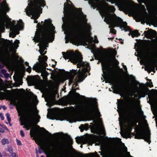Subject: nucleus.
I'll return each instance as SVG.
<instances>
[{"label": "nucleus", "instance_id": "nucleus-46", "mask_svg": "<svg viewBox=\"0 0 157 157\" xmlns=\"http://www.w3.org/2000/svg\"><path fill=\"white\" fill-rule=\"evenodd\" d=\"M0 117H1V118L2 120H4V117L3 116V114L2 113H1L0 114Z\"/></svg>", "mask_w": 157, "mask_h": 157}, {"label": "nucleus", "instance_id": "nucleus-27", "mask_svg": "<svg viewBox=\"0 0 157 157\" xmlns=\"http://www.w3.org/2000/svg\"><path fill=\"white\" fill-rule=\"evenodd\" d=\"M44 50L45 49L43 47L42 48L40 47V49L39 50V52H40L41 55L44 56L46 52H45L44 53H43V52H44Z\"/></svg>", "mask_w": 157, "mask_h": 157}, {"label": "nucleus", "instance_id": "nucleus-53", "mask_svg": "<svg viewBox=\"0 0 157 157\" xmlns=\"http://www.w3.org/2000/svg\"><path fill=\"white\" fill-rule=\"evenodd\" d=\"M59 72L60 73H62V72H64L65 71L63 70H63H61V69H59Z\"/></svg>", "mask_w": 157, "mask_h": 157}, {"label": "nucleus", "instance_id": "nucleus-20", "mask_svg": "<svg viewBox=\"0 0 157 157\" xmlns=\"http://www.w3.org/2000/svg\"><path fill=\"white\" fill-rule=\"evenodd\" d=\"M130 84L131 85H133L134 86V87L131 90L133 94H135L137 90L138 89L137 85H135V84L132 82H131Z\"/></svg>", "mask_w": 157, "mask_h": 157}, {"label": "nucleus", "instance_id": "nucleus-40", "mask_svg": "<svg viewBox=\"0 0 157 157\" xmlns=\"http://www.w3.org/2000/svg\"><path fill=\"white\" fill-rule=\"evenodd\" d=\"M151 81L150 82H148L147 83L148 86L150 87H152L153 86V85L152 84V82H151V80H150Z\"/></svg>", "mask_w": 157, "mask_h": 157}, {"label": "nucleus", "instance_id": "nucleus-64", "mask_svg": "<svg viewBox=\"0 0 157 157\" xmlns=\"http://www.w3.org/2000/svg\"><path fill=\"white\" fill-rule=\"evenodd\" d=\"M25 64L26 66H29V63L28 62H25Z\"/></svg>", "mask_w": 157, "mask_h": 157}, {"label": "nucleus", "instance_id": "nucleus-4", "mask_svg": "<svg viewBox=\"0 0 157 157\" xmlns=\"http://www.w3.org/2000/svg\"><path fill=\"white\" fill-rule=\"evenodd\" d=\"M79 58V62L77 64V67L80 68L82 67V70L81 71L80 68L78 70H72V73L74 75V76H75L76 75V78L75 79V82L73 84V86H75V88L78 86V82L82 81L86 77L87 75H85L86 73H89L90 69L89 63L83 62L82 57Z\"/></svg>", "mask_w": 157, "mask_h": 157}, {"label": "nucleus", "instance_id": "nucleus-50", "mask_svg": "<svg viewBox=\"0 0 157 157\" xmlns=\"http://www.w3.org/2000/svg\"><path fill=\"white\" fill-rule=\"evenodd\" d=\"M11 154V156L12 157H16L17 156L16 154L15 153H12Z\"/></svg>", "mask_w": 157, "mask_h": 157}, {"label": "nucleus", "instance_id": "nucleus-61", "mask_svg": "<svg viewBox=\"0 0 157 157\" xmlns=\"http://www.w3.org/2000/svg\"><path fill=\"white\" fill-rule=\"evenodd\" d=\"M68 139L70 141H72V140L69 136H68Z\"/></svg>", "mask_w": 157, "mask_h": 157}, {"label": "nucleus", "instance_id": "nucleus-18", "mask_svg": "<svg viewBox=\"0 0 157 157\" xmlns=\"http://www.w3.org/2000/svg\"><path fill=\"white\" fill-rule=\"evenodd\" d=\"M117 108L119 109H122L123 107V103L124 102V100L121 99V100L117 99Z\"/></svg>", "mask_w": 157, "mask_h": 157}, {"label": "nucleus", "instance_id": "nucleus-5", "mask_svg": "<svg viewBox=\"0 0 157 157\" xmlns=\"http://www.w3.org/2000/svg\"><path fill=\"white\" fill-rule=\"evenodd\" d=\"M112 15V14H111L106 16L104 19V21L107 24H110L109 26V28H111L110 29L111 33L113 34H116V31L114 29V28L116 26L119 27L121 29L123 28V29L125 32L130 31V28L127 25L126 22L123 21L122 19L120 17H118L117 19H114L113 21V19L111 17Z\"/></svg>", "mask_w": 157, "mask_h": 157}, {"label": "nucleus", "instance_id": "nucleus-30", "mask_svg": "<svg viewBox=\"0 0 157 157\" xmlns=\"http://www.w3.org/2000/svg\"><path fill=\"white\" fill-rule=\"evenodd\" d=\"M140 94L141 96V97H144L147 94V92L145 90L143 91L140 92Z\"/></svg>", "mask_w": 157, "mask_h": 157}, {"label": "nucleus", "instance_id": "nucleus-19", "mask_svg": "<svg viewBox=\"0 0 157 157\" xmlns=\"http://www.w3.org/2000/svg\"><path fill=\"white\" fill-rule=\"evenodd\" d=\"M116 88L119 91H121L124 90L126 87V86L124 84H121L119 85H116L115 86Z\"/></svg>", "mask_w": 157, "mask_h": 157}, {"label": "nucleus", "instance_id": "nucleus-11", "mask_svg": "<svg viewBox=\"0 0 157 157\" xmlns=\"http://www.w3.org/2000/svg\"><path fill=\"white\" fill-rule=\"evenodd\" d=\"M63 58L66 60L71 59L77 63L78 62V56L74 52H62Z\"/></svg>", "mask_w": 157, "mask_h": 157}, {"label": "nucleus", "instance_id": "nucleus-6", "mask_svg": "<svg viewBox=\"0 0 157 157\" xmlns=\"http://www.w3.org/2000/svg\"><path fill=\"white\" fill-rule=\"evenodd\" d=\"M92 105L89 104L85 105L81 110V112L87 115L91 118H93L95 115L98 117L101 116L100 113L98 109V106L97 100L93 99L92 101Z\"/></svg>", "mask_w": 157, "mask_h": 157}, {"label": "nucleus", "instance_id": "nucleus-37", "mask_svg": "<svg viewBox=\"0 0 157 157\" xmlns=\"http://www.w3.org/2000/svg\"><path fill=\"white\" fill-rule=\"evenodd\" d=\"M6 118L9 122H10L11 121V118L10 117V115L9 113H7L6 114Z\"/></svg>", "mask_w": 157, "mask_h": 157}, {"label": "nucleus", "instance_id": "nucleus-10", "mask_svg": "<svg viewBox=\"0 0 157 157\" xmlns=\"http://www.w3.org/2000/svg\"><path fill=\"white\" fill-rule=\"evenodd\" d=\"M18 25H13L12 26L10 30L11 31L9 33L10 36L14 38L17 35L19 34V29L23 28V23L21 20H20L18 22Z\"/></svg>", "mask_w": 157, "mask_h": 157}, {"label": "nucleus", "instance_id": "nucleus-42", "mask_svg": "<svg viewBox=\"0 0 157 157\" xmlns=\"http://www.w3.org/2000/svg\"><path fill=\"white\" fill-rule=\"evenodd\" d=\"M113 60L114 61V63L116 65H118L119 64V62L114 57L113 58Z\"/></svg>", "mask_w": 157, "mask_h": 157}, {"label": "nucleus", "instance_id": "nucleus-17", "mask_svg": "<svg viewBox=\"0 0 157 157\" xmlns=\"http://www.w3.org/2000/svg\"><path fill=\"white\" fill-rule=\"evenodd\" d=\"M130 33L128 34V35L132 36V38L134 37L135 36L138 37L140 35V34L139 33V32L137 30H134L133 31H132V29H130Z\"/></svg>", "mask_w": 157, "mask_h": 157}, {"label": "nucleus", "instance_id": "nucleus-16", "mask_svg": "<svg viewBox=\"0 0 157 157\" xmlns=\"http://www.w3.org/2000/svg\"><path fill=\"white\" fill-rule=\"evenodd\" d=\"M67 121H68L70 123L75 122L77 121V118L73 114H71L68 115L67 116Z\"/></svg>", "mask_w": 157, "mask_h": 157}, {"label": "nucleus", "instance_id": "nucleus-55", "mask_svg": "<svg viewBox=\"0 0 157 157\" xmlns=\"http://www.w3.org/2000/svg\"><path fill=\"white\" fill-rule=\"evenodd\" d=\"M116 152L115 150H113L112 152V154L113 155H115V154H116Z\"/></svg>", "mask_w": 157, "mask_h": 157}, {"label": "nucleus", "instance_id": "nucleus-15", "mask_svg": "<svg viewBox=\"0 0 157 157\" xmlns=\"http://www.w3.org/2000/svg\"><path fill=\"white\" fill-rule=\"evenodd\" d=\"M144 34L147 36H153L156 35L157 32L155 30L150 29L147 31H145Z\"/></svg>", "mask_w": 157, "mask_h": 157}, {"label": "nucleus", "instance_id": "nucleus-34", "mask_svg": "<svg viewBox=\"0 0 157 157\" xmlns=\"http://www.w3.org/2000/svg\"><path fill=\"white\" fill-rule=\"evenodd\" d=\"M82 127L84 129H87L89 128V125L88 124H85L84 125L82 124Z\"/></svg>", "mask_w": 157, "mask_h": 157}, {"label": "nucleus", "instance_id": "nucleus-32", "mask_svg": "<svg viewBox=\"0 0 157 157\" xmlns=\"http://www.w3.org/2000/svg\"><path fill=\"white\" fill-rule=\"evenodd\" d=\"M41 63L42 64V67H43V69H44L45 68H46V67L48 66V64L46 62H44V61H41Z\"/></svg>", "mask_w": 157, "mask_h": 157}, {"label": "nucleus", "instance_id": "nucleus-51", "mask_svg": "<svg viewBox=\"0 0 157 157\" xmlns=\"http://www.w3.org/2000/svg\"><path fill=\"white\" fill-rule=\"evenodd\" d=\"M2 156H7V153H6V152L5 151H3L2 152Z\"/></svg>", "mask_w": 157, "mask_h": 157}, {"label": "nucleus", "instance_id": "nucleus-47", "mask_svg": "<svg viewBox=\"0 0 157 157\" xmlns=\"http://www.w3.org/2000/svg\"><path fill=\"white\" fill-rule=\"evenodd\" d=\"M125 150H126V151H127V154H128V155L129 156H130V157H132V156H131V155H130V152H128V151H127V147H125Z\"/></svg>", "mask_w": 157, "mask_h": 157}, {"label": "nucleus", "instance_id": "nucleus-49", "mask_svg": "<svg viewBox=\"0 0 157 157\" xmlns=\"http://www.w3.org/2000/svg\"><path fill=\"white\" fill-rule=\"evenodd\" d=\"M19 43V41L18 40H16L14 41V44L17 45L18 46V44Z\"/></svg>", "mask_w": 157, "mask_h": 157}, {"label": "nucleus", "instance_id": "nucleus-59", "mask_svg": "<svg viewBox=\"0 0 157 157\" xmlns=\"http://www.w3.org/2000/svg\"><path fill=\"white\" fill-rule=\"evenodd\" d=\"M76 141L77 143H79L80 141V139L79 138L78 139L76 140Z\"/></svg>", "mask_w": 157, "mask_h": 157}, {"label": "nucleus", "instance_id": "nucleus-33", "mask_svg": "<svg viewBox=\"0 0 157 157\" xmlns=\"http://www.w3.org/2000/svg\"><path fill=\"white\" fill-rule=\"evenodd\" d=\"M134 126V125H130L128 127V129L129 133H131L132 132Z\"/></svg>", "mask_w": 157, "mask_h": 157}, {"label": "nucleus", "instance_id": "nucleus-3", "mask_svg": "<svg viewBox=\"0 0 157 157\" xmlns=\"http://www.w3.org/2000/svg\"><path fill=\"white\" fill-rule=\"evenodd\" d=\"M13 104L16 106L18 111V109L22 111L23 116L29 121V123L26 124L23 128H25L26 130H29L32 128L30 132L31 137L38 139L40 135L38 130L36 127H32L33 124V120L34 118V112L32 109L29 105L22 106L21 103H17L14 100L13 101Z\"/></svg>", "mask_w": 157, "mask_h": 157}, {"label": "nucleus", "instance_id": "nucleus-2", "mask_svg": "<svg viewBox=\"0 0 157 157\" xmlns=\"http://www.w3.org/2000/svg\"><path fill=\"white\" fill-rule=\"evenodd\" d=\"M43 23V21H42L41 24L39 23L37 25L36 27L40 28V29L36 32L34 39L37 42H39L42 44H48L54 36L53 32L55 29V27L50 19L45 20L44 23L42 25Z\"/></svg>", "mask_w": 157, "mask_h": 157}, {"label": "nucleus", "instance_id": "nucleus-54", "mask_svg": "<svg viewBox=\"0 0 157 157\" xmlns=\"http://www.w3.org/2000/svg\"><path fill=\"white\" fill-rule=\"evenodd\" d=\"M47 117L48 118H49L50 119L53 120L54 119V118H53L52 117H51V115H50L49 116L48 115H47Z\"/></svg>", "mask_w": 157, "mask_h": 157}, {"label": "nucleus", "instance_id": "nucleus-44", "mask_svg": "<svg viewBox=\"0 0 157 157\" xmlns=\"http://www.w3.org/2000/svg\"><path fill=\"white\" fill-rule=\"evenodd\" d=\"M8 151H9L10 153L11 154L13 153V149L12 147H10L9 148Z\"/></svg>", "mask_w": 157, "mask_h": 157}, {"label": "nucleus", "instance_id": "nucleus-60", "mask_svg": "<svg viewBox=\"0 0 157 157\" xmlns=\"http://www.w3.org/2000/svg\"><path fill=\"white\" fill-rule=\"evenodd\" d=\"M2 72L3 74H4V73H5L6 72V70H5L4 69H3L2 70Z\"/></svg>", "mask_w": 157, "mask_h": 157}, {"label": "nucleus", "instance_id": "nucleus-14", "mask_svg": "<svg viewBox=\"0 0 157 157\" xmlns=\"http://www.w3.org/2000/svg\"><path fill=\"white\" fill-rule=\"evenodd\" d=\"M105 4L106 6L105 10L106 11H110L111 13H114L115 10V8L114 6H109V5L106 3H105Z\"/></svg>", "mask_w": 157, "mask_h": 157}, {"label": "nucleus", "instance_id": "nucleus-23", "mask_svg": "<svg viewBox=\"0 0 157 157\" xmlns=\"http://www.w3.org/2000/svg\"><path fill=\"white\" fill-rule=\"evenodd\" d=\"M42 71L41 76L47 77L48 75V72L46 71V68L44 69H42L40 70Z\"/></svg>", "mask_w": 157, "mask_h": 157}, {"label": "nucleus", "instance_id": "nucleus-7", "mask_svg": "<svg viewBox=\"0 0 157 157\" xmlns=\"http://www.w3.org/2000/svg\"><path fill=\"white\" fill-rule=\"evenodd\" d=\"M151 135L150 131L149 129H147L146 131H145L142 128L141 130H139V131L137 132L136 134L134 133H132L131 132V133H129L127 137L125 138L126 139L128 138H131V135H132L135 136V139H144L149 144L151 142L150 140Z\"/></svg>", "mask_w": 157, "mask_h": 157}, {"label": "nucleus", "instance_id": "nucleus-28", "mask_svg": "<svg viewBox=\"0 0 157 157\" xmlns=\"http://www.w3.org/2000/svg\"><path fill=\"white\" fill-rule=\"evenodd\" d=\"M33 70H40L42 69V68L40 67L37 65H34L33 68Z\"/></svg>", "mask_w": 157, "mask_h": 157}, {"label": "nucleus", "instance_id": "nucleus-13", "mask_svg": "<svg viewBox=\"0 0 157 157\" xmlns=\"http://www.w3.org/2000/svg\"><path fill=\"white\" fill-rule=\"evenodd\" d=\"M0 6L3 10L4 14L6 15V12H9L10 10L6 1L5 0H3L2 3H0Z\"/></svg>", "mask_w": 157, "mask_h": 157}, {"label": "nucleus", "instance_id": "nucleus-57", "mask_svg": "<svg viewBox=\"0 0 157 157\" xmlns=\"http://www.w3.org/2000/svg\"><path fill=\"white\" fill-rule=\"evenodd\" d=\"M64 147L62 145H61V146H60V150H63H63L64 149V151H65V149H64Z\"/></svg>", "mask_w": 157, "mask_h": 157}, {"label": "nucleus", "instance_id": "nucleus-39", "mask_svg": "<svg viewBox=\"0 0 157 157\" xmlns=\"http://www.w3.org/2000/svg\"><path fill=\"white\" fill-rule=\"evenodd\" d=\"M31 67L30 66H29V67L26 69V71L30 73L31 71Z\"/></svg>", "mask_w": 157, "mask_h": 157}, {"label": "nucleus", "instance_id": "nucleus-48", "mask_svg": "<svg viewBox=\"0 0 157 157\" xmlns=\"http://www.w3.org/2000/svg\"><path fill=\"white\" fill-rule=\"evenodd\" d=\"M4 29L0 27V33H2L4 32L5 31Z\"/></svg>", "mask_w": 157, "mask_h": 157}, {"label": "nucleus", "instance_id": "nucleus-1", "mask_svg": "<svg viewBox=\"0 0 157 157\" xmlns=\"http://www.w3.org/2000/svg\"><path fill=\"white\" fill-rule=\"evenodd\" d=\"M69 4H64L63 13L65 15L67 22L69 23V29L71 32L70 36L72 40L76 45L82 40V34L83 28L80 22V18L78 15V12H75L74 14L69 11Z\"/></svg>", "mask_w": 157, "mask_h": 157}, {"label": "nucleus", "instance_id": "nucleus-21", "mask_svg": "<svg viewBox=\"0 0 157 157\" xmlns=\"http://www.w3.org/2000/svg\"><path fill=\"white\" fill-rule=\"evenodd\" d=\"M35 78L34 77H30L27 80L28 83L30 84V86L32 85L34 83Z\"/></svg>", "mask_w": 157, "mask_h": 157}, {"label": "nucleus", "instance_id": "nucleus-43", "mask_svg": "<svg viewBox=\"0 0 157 157\" xmlns=\"http://www.w3.org/2000/svg\"><path fill=\"white\" fill-rule=\"evenodd\" d=\"M16 142L18 145H21V141L19 140H18L17 139H16Z\"/></svg>", "mask_w": 157, "mask_h": 157}, {"label": "nucleus", "instance_id": "nucleus-25", "mask_svg": "<svg viewBox=\"0 0 157 157\" xmlns=\"http://www.w3.org/2000/svg\"><path fill=\"white\" fill-rule=\"evenodd\" d=\"M155 66L154 65H151L149 66L148 68V69L150 71L149 72L150 73L151 71H152L154 73H155Z\"/></svg>", "mask_w": 157, "mask_h": 157}, {"label": "nucleus", "instance_id": "nucleus-62", "mask_svg": "<svg viewBox=\"0 0 157 157\" xmlns=\"http://www.w3.org/2000/svg\"><path fill=\"white\" fill-rule=\"evenodd\" d=\"M21 62V63H24V61L21 58H20L19 60Z\"/></svg>", "mask_w": 157, "mask_h": 157}, {"label": "nucleus", "instance_id": "nucleus-8", "mask_svg": "<svg viewBox=\"0 0 157 157\" xmlns=\"http://www.w3.org/2000/svg\"><path fill=\"white\" fill-rule=\"evenodd\" d=\"M130 103L129 105L128 109L130 112L129 121L132 123H135L136 125L137 122L136 119V114L138 112H140V115L141 116L144 115V112L142 110L141 107L137 110L136 108V105L133 99H131L129 100Z\"/></svg>", "mask_w": 157, "mask_h": 157}, {"label": "nucleus", "instance_id": "nucleus-41", "mask_svg": "<svg viewBox=\"0 0 157 157\" xmlns=\"http://www.w3.org/2000/svg\"><path fill=\"white\" fill-rule=\"evenodd\" d=\"M48 59V57L46 56H44L43 57V59L42 60V61H44V62H46L47 60Z\"/></svg>", "mask_w": 157, "mask_h": 157}, {"label": "nucleus", "instance_id": "nucleus-45", "mask_svg": "<svg viewBox=\"0 0 157 157\" xmlns=\"http://www.w3.org/2000/svg\"><path fill=\"white\" fill-rule=\"evenodd\" d=\"M20 134L22 137H24L25 136V134L23 130H21L20 131Z\"/></svg>", "mask_w": 157, "mask_h": 157}, {"label": "nucleus", "instance_id": "nucleus-36", "mask_svg": "<svg viewBox=\"0 0 157 157\" xmlns=\"http://www.w3.org/2000/svg\"><path fill=\"white\" fill-rule=\"evenodd\" d=\"M6 40L8 41L7 43V45L8 46H12L13 45V44L12 43V40L10 41L9 40Z\"/></svg>", "mask_w": 157, "mask_h": 157}, {"label": "nucleus", "instance_id": "nucleus-56", "mask_svg": "<svg viewBox=\"0 0 157 157\" xmlns=\"http://www.w3.org/2000/svg\"><path fill=\"white\" fill-rule=\"evenodd\" d=\"M0 132H5V130L2 128H0Z\"/></svg>", "mask_w": 157, "mask_h": 157}, {"label": "nucleus", "instance_id": "nucleus-24", "mask_svg": "<svg viewBox=\"0 0 157 157\" xmlns=\"http://www.w3.org/2000/svg\"><path fill=\"white\" fill-rule=\"evenodd\" d=\"M71 77L69 80V83L70 84H73L75 82V79H74L75 76H74V75L72 73V71L71 73Z\"/></svg>", "mask_w": 157, "mask_h": 157}, {"label": "nucleus", "instance_id": "nucleus-22", "mask_svg": "<svg viewBox=\"0 0 157 157\" xmlns=\"http://www.w3.org/2000/svg\"><path fill=\"white\" fill-rule=\"evenodd\" d=\"M52 145V146L54 149L57 150H60L61 145L55 142L53 143Z\"/></svg>", "mask_w": 157, "mask_h": 157}, {"label": "nucleus", "instance_id": "nucleus-26", "mask_svg": "<svg viewBox=\"0 0 157 157\" xmlns=\"http://www.w3.org/2000/svg\"><path fill=\"white\" fill-rule=\"evenodd\" d=\"M9 142L7 139H2L1 140V143L2 145H5L6 144H9Z\"/></svg>", "mask_w": 157, "mask_h": 157}, {"label": "nucleus", "instance_id": "nucleus-58", "mask_svg": "<svg viewBox=\"0 0 157 157\" xmlns=\"http://www.w3.org/2000/svg\"><path fill=\"white\" fill-rule=\"evenodd\" d=\"M55 65L52 64V67L53 68H55V66H56V64L57 62L56 61H55Z\"/></svg>", "mask_w": 157, "mask_h": 157}, {"label": "nucleus", "instance_id": "nucleus-12", "mask_svg": "<svg viewBox=\"0 0 157 157\" xmlns=\"http://www.w3.org/2000/svg\"><path fill=\"white\" fill-rule=\"evenodd\" d=\"M100 61L102 63V68L107 72H108L110 68V66L108 64L109 62L112 61L111 58L107 57H103L100 56H99Z\"/></svg>", "mask_w": 157, "mask_h": 157}, {"label": "nucleus", "instance_id": "nucleus-31", "mask_svg": "<svg viewBox=\"0 0 157 157\" xmlns=\"http://www.w3.org/2000/svg\"><path fill=\"white\" fill-rule=\"evenodd\" d=\"M6 95V94L5 92L0 91V99H2Z\"/></svg>", "mask_w": 157, "mask_h": 157}, {"label": "nucleus", "instance_id": "nucleus-63", "mask_svg": "<svg viewBox=\"0 0 157 157\" xmlns=\"http://www.w3.org/2000/svg\"><path fill=\"white\" fill-rule=\"evenodd\" d=\"M26 124L24 122H21V125H25Z\"/></svg>", "mask_w": 157, "mask_h": 157}, {"label": "nucleus", "instance_id": "nucleus-52", "mask_svg": "<svg viewBox=\"0 0 157 157\" xmlns=\"http://www.w3.org/2000/svg\"><path fill=\"white\" fill-rule=\"evenodd\" d=\"M78 155H80V156H83V155H85V156H87V155H88V154H84V155H83V154H81L80 153V152H78Z\"/></svg>", "mask_w": 157, "mask_h": 157}, {"label": "nucleus", "instance_id": "nucleus-29", "mask_svg": "<svg viewBox=\"0 0 157 157\" xmlns=\"http://www.w3.org/2000/svg\"><path fill=\"white\" fill-rule=\"evenodd\" d=\"M79 89V88L78 87L76 88H74L73 90V91L74 93V95L76 96H80V94L76 92V90H78Z\"/></svg>", "mask_w": 157, "mask_h": 157}, {"label": "nucleus", "instance_id": "nucleus-38", "mask_svg": "<svg viewBox=\"0 0 157 157\" xmlns=\"http://www.w3.org/2000/svg\"><path fill=\"white\" fill-rule=\"evenodd\" d=\"M119 124L121 128H122L123 126L124 125V122L123 121H119Z\"/></svg>", "mask_w": 157, "mask_h": 157}, {"label": "nucleus", "instance_id": "nucleus-9", "mask_svg": "<svg viewBox=\"0 0 157 157\" xmlns=\"http://www.w3.org/2000/svg\"><path fill=\"white\" fill-rule=\"evenodd\" d=\"M29 11L33 13L37 12L38 9L44 7L46 3L44 0H31L29 4Z\"/></svg>", "mask_w": 157, "mask_h": 157}, {"label": "nucleus", "instance_id": "nucleus-35", "mask_svg": "<svg viewBox=\"0 0 157 157\" xmlns=\"http://www.w3.org/2000/svg\"><path fill=\"white\" fill-rule=\"evenodd\" d=\"M44 148L43 147H40L39 148L38 152L40 154H41L42 153L43 151H44Z\"/></svg>", "mask_w": 157, "mask_h": 157}]
</instances>
